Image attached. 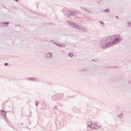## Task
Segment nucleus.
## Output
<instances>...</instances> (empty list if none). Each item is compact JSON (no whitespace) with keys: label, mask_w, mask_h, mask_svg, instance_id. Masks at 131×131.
I'll return each mask as SVG.
<instances>
[{"label":"nucleus","mask_w":131,"mask_h":131,"mask_svg":"<svg viewBox=\"0 0 131 131\" xmlns=\"http://www.w3.org/2000/svg\"><path fill=\"white\" fill-rule=\"evenodd\" d=\"M0 114L4 118L7 119V116L6 115L7 114V112L6 111H4L3 110H0Z\"/></svg>","instance_id":"423d86ee"},{"label":"nucleus","mask_w":131,"mask_h":131,"mask_svg":"<svg viewBox=\"0 0 131 131\" xmlns=\"http://www.w3.org/2000/svg\"><path fill=\"white\" fill-rule=\"evenodd\" d=\"M117 118H118V119L122 118V114L121 113L118 115L117 116Z\"/></svg>","instance_id":"ddd939ff"},{"label":"nucleus","mask_w":131,"mask_h":131,"mask_svg":"<svg viewBox=\"0 0 131 131\" xmlns=\"http://www.w3.org/2000/svg\"><path fill=\"white\" fill-rule=\"evenodd\" d=\"M67 23H68V24L69 25H70V26H72V27H74V28H76V27H77V24H75L73 22H72V21L70 20H67Z\"/></svg>","instance_id":"20e7f679"},{"label":"nucleus","mask_w":131,"mask_h":131,"mask_svg":"<svg viewBox=\"0 0 131 131\" xmlns=\"http://www.w3.org/2000/svg\"><path fill=\"white\" fill-rule=\"evenodd\" d=\"M45 58H46V59H51V58H52V53H47L46 54Z\"/></svg>","instance_id":"1a4fd4ad"},{"label":"nucleus","mask_w":131,"mask_h":131,"mask_svg":"<svg viewBox=\"0 0 131 131\" xmlns=\"http://www.w3.org/2000/svg\"><path fill=\"white\" fill-rule=\"evenodd\" d=\"M50 42H53V43L55 44V43H56V41H55V40L52 39L50 40Z\"/></svg>","instance_id":"a211bd4d"},{"label":"nucleus","mask_w":131,"mask_h":131,"mask_svg":"<svg viewBox=\"0 0 131 131\" xmlns=\"http://www.w3.org/2000/svg\"><path fill=\"white\" fill-rule=\"evenodd\" d=\"M81 10H82L83 11H84V12H87V13H89V14H92V12H91L90 10H89L88 9H86L84 7H81Z\"/></svg>","instance_id":"9b49d317"},{"label":"nucleus","mask_w":131,"mask_h":131,"mask_svg":"<svg viewBox=\"0 0 131 131\" xmlns=\"http://www.w3.org/2000/svg\"><path fill=\"white\" fill-rule=\"evenodd\" d=\"M101 124L97 122H95V123H87V128L88 131H92V129H97L99 130H100V128H101Z\"/></svg>","instance_id":"f257e3e1"},{"label":"nucleus","mask_w":131,"mask_h":131,"mask_svg":"<svg viewBox=\"0 0 131 131\" xmlns=\"http://www.w3.org/2000/svg\"><path fill=\"white\" fill-rule=\"evenodd\" d=\"M68 55L69 56V57H70L71 58H72V57H73V56H74V55H73V54L72 53H69Z\"/></svg>","instance_id":"dca6fc26"},{"label":"nucleus","mask_w":131,"mask_h":131,"mask_svg":"<svg viewBox=\"0 0 131 131\" xmlns=\"http://www.w3.org/2000/svg\"><path fill=\"white\" fill-rule=\"evenodd\" d=\"M8 65H9V63H5V66H8Z\"/></svg>","instance_id":"412c9836"},{"label":"nucleus","mask_w":131,"mask_h":131,"mask_svg":"<svg viewBox=\"0 0 131 131\" xmlns=\"http://www.w3.org/2000/svg\"><path fill=\"white\" fill-rule=\"evenodd\" d=\"M99 23H100V24H101V25H104V22H103L102 21H100Z\"/></svg>","instance_id":"6ab92c4d"},{"label":"nucleus","mask_w":131,"mask_h":131,"mask_svg":"<svg viewBox=\"0 0 131 131\" xmlns=\"http://www.w3.org/2000/svg\"><path fill=\"white\" fill-rule=\"evenodd\" d=\"M77 14H78V12L75 11H70V16H76V15H77Z\"/></svg>","instance_id":"0eeeda50"},{"label":"nucleus","mask_w":131,"mask_h":131,"mask_svg":"<svg viewBox=\"0 0 131 131\" xmlns=\"http://www.w3.org/2000/svg\"><path fill=\"white\" fill-rule=\"evenodd\" d=\"M55 109H57V106H54Z\"/></svg>","instance_id":"b1692460"},{"label":"nucleus","mask_w":131,"mask_h":131,"mask_svg":"<svg viewBox=\"0 0 131 131\" xmlns=\"http://www.w3.org/2000/svg\"><path fill=\"white\" fill-rule=\"evenodd\" d=\"M27 79H30V80H31L32 81H37V79L36 78H28Z\"/></svg>","instance_id":"f8f14e48"},{"label":"nucleus","mask_w":131,"mask_h":131,"mask_svg":"<svg viewBox=\"0 0 131 131\" xmlns=\"http://www.w3.org/2000/svg\"><path fill=\"white\" fill-rule=\"evenodd\" d=\"M55 45H56V46H57V47H60L61 48H64V47H66V45L64 44H60V43H58L55 42V43H54Z\"/></svg>","instance_id":"9d476101"},{"label":"nucleus","mask_w":131,"mask_h":131,"mask_svg":"<svg viewBox=\"0 0 131 131\" xmlns=\"http://www.w3.org/2000/svg\"><path fill=\"white\" fill-rule=\"evenodd\" d=\"M70 12L71 10H66L64 11L63 14L64 15H66L67 16L70 17Z\"/></svg>","instance_id":"6e6552de"},{"label":"nucleus","mask_w":131,"mask_h":131,"mask_svg":"<svg viewBox=\"0 0 131 131\" xmlns=\"http://www.w3.org/2000/svg\"><path fill=\"white\" fill-rule=\"evenodd\" d=\"M9 24H10V23H9V22H4L3 23V25H4V26H6H6H8V25Z\"/></svg>","instance_id":"4468645a"},{"label":"nucleus","mask_w":131,"mask_h":131,"mask_svg":"<svg viewBox=\"0 0 131 131\" xmlns=\"http://www.w3.org/2000/svg\"><path fill=\"white\" fill-rule=\"evenodd\" d=\"M76 29H79V30H82V31H84V32H85L87 30L85 27H84L82 26H79L78 25H77Z\"/></svg>","instance_id":"39448f33"},{"label":"nucleus","mask_w":131,"mask_h":131,"mask_svg":"<svg viewBox=\"0 0 131 131\" xmlns=\"http://www.w3.org/2000/svg\"><path fill=\"white\" fill-rule=\"evenodd\" d=\"M128 84H129V85H130V84H131V81H129L128 82Z\"/></svg>","instance_id":"4be33fe9"},{"label":"nucleus","mask_w":131,"mask_h":131,"mask_svg":"<svg viewBox=\"0 0 131 131\" xmlns=\"http://www.w3.org/2000/svg\"><path fill=\"white\" fill-rule=\"evenodd\" d=\"M35 105L36 106H38V102H37V101L36 102Z\"/></svg>","instance_id":"aec40b11"},{"label":"nucleus","mask_w":131,"mask_h":131,"mask_svg":"<svg viewBox=\"0 0 131 131\" xmlns=\"http://www.w3.org/2000/svg\"><path fill=\"white\" fill-rule=\"evenodd\" d=\"M92 61H95V59H92Z\"/></svg>","instance_id":"393cba45"},{"label":"nucleus","mask_w":131,"mask_h":131,"mask_svg":"<svg viewBox=\"0 0 131 131\" xmlns=\"http://www.w3.org/2000/svg\"><path fill=\"white\" fill-rule=\"evenodd\" d=\"M110 39L111 40L112 46H114V45H116V43H118V42L121 41V40H122V37L118 35H116L115 36H110Z\"/></svg>","instance_id":"7ed1b4c3"},{"label":"nucleus","mask_w":131,"mask_h":131,"mask_svg":"<svg viewBox=\"0 0 131 131\" xmlns=\"http://www.w3.org/2000/svg\"><path fill=\"white\" fill-rule=\"evenodd\" d=\"M116 19H119V17H118V16H116Z\"/></svg>","instance_id":"5701e85b"},{"label":"nucleus","mask_w":131,"mask_h":131,"mask_svg":"<svg viewBox=\"0 0 131 131\" xmlns=\"http://www.w3.org/2000/svg\"><path fill=\"white\" fill-rule=\"evenodd\" d=\"M127 25H128V27H131V23L128 22Z\"/></svg>","instance_id":"f3484780"},{"label":"nucleus","mask_w":131,"mask_h":131,"mask_svg":"<svg viewBox=\"0 0 131 131\" xmlns=\"http://www.w3.org/2000/svg\"><path fill=\"white\" fill-rule=\"evenodd\" d=\"M112 46V43H111L110 37L107 39H103L101 41L100 48H101V49H107V48H110Z\"/></svg>","instance_id":"f03ea898"},{"label":"nucleus","mask_w":131,"mask_h":131,"mask_svg":"<svg viewBox=\"0 0 131 131\" xmlns=\"http://www.w3.org/2000/svg\"><path fill=\"white\" fill-rule=\"evenodd\" d=\"M104 12L105 13H110V11L109 10V9H106L104 10Z\"/></svg>","instance_id":"2eb2a0df"},{"label":"nucleus","mask_w":131,"mask_h":131,"mask_svg":"<svg viewBox=\"0 0 131 131\" xmlns=\"http://www.w3.org/2000/svg\"><path fill=\"white\" fill-rule=\"evenodd\" d=\"M4 7L5 8V9L6 8V6H4Z\"/></svg>","instance_id":"a878e982"}]
</instances>
